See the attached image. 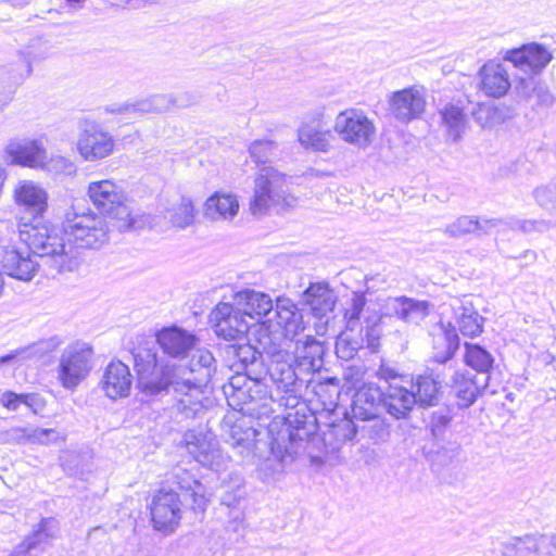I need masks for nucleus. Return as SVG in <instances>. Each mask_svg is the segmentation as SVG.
Listing matches in <instances>:
<instances>
[{
    "mask_svg": "<svg viewBox=\"0 0 556 556\" xmlns=\"http://www.w3.org/2000/svg\"><path fill=\"white\" fill-rule=\"evenodd\" d=\"M18 235L34 254L58 274L73 271L79 264V252L67 239L63 227L59 228L41 217L22 218Z\"/></svg>",
    "mask_w": 556,
    "mask_h": 556,
    "instance_id": "nucleus-1",
    "label": "nucleus"
},
{
    "mask_svg": "<svg viewBox=\"0 0 556 556\" xmlns=\"http://www.w3.org/2000/svg\"><path fill=\"white\" fill-rule=\"evenodd\" d=\"M251 334L255 351L269 357L268 374L279 390L294 396L308 386L311 378L301 372V367L291 358L289 350L292 345H286L282 332L271 333L266 327L258 326Z\"/></svg>",
    "mask_w": 556,
    "mask_h": 556,
    "instance_id": "nucleus-2",
    "label": "nucleus"
},
{
    "mask_svg": "<svg viewBox=\"0 0 556 556\" xmlns=\"http://www.w3.org/2000/svg\"><path fill=\"white\" fill-rule=\"evenodd\" d=\"M287 176L273 166L260 168L254 178L250 211L254 216L266 215L277 206L291 207L296 198L287 192Z\"/></svg>",
    "mask_w": 556,
    "mask_h": 556,
    "instance_id": "nucleus-3",
    "label": "nucleus"
},
{
    "mask_svg": "<svg viewBox=\"0 0 556 556\" xmlns=\"http://www.w3.org/2000/svg\"><path fill=\"white\" fill-rule=\"evenodd\" d=\"M135 368L138 375V388L147 396L174 391L180 386L181 372L177 365L157 367L156 353L149 349H140L135 354Z\"/></svg>",
    "mask_w": 556,
    "mask_h": 556,
    "instance_id": "nucleus-4",
    "label": "nucleus"
},
{
    "mask_svg": "<svg viewBox=\"0 0 556 556\" xmlns=\"http://www.w3.org/2000/svg\"><path fill=\"white\" fill-rule=\"evenodd\" d=\"M87 194L101 215L117 219L121 222L122 228H137L132 202L113 180L103 179L89 182Z\"/></svg>",
    "mask_w": 556,
    "mask_h": 556,
    "instance_id": "nucleus-5",
    "label": "nucleus"
},
{
    "mask_svg": "<svg viewBox=\"0 0 556 556\" xmlns=\"http://www.w3.org/2000/svg\"><path fill=\"white\" fill-rule=\"evenodd\" d=\"M63 230L67 239L73 241L74 248L93 249L108 240V225L103 216L92 212H77L72 206L64 216Z\"/></svg>",
    "mask_w": 556,
    "mask_h": 556,
    "instance_id": "nucleus-6",
    "label": "nucleus"
},
{
    "mask_svg": "<svg viewBox=\"0 0 556 556\" xmlns=\"http://www.w3.org/2000/svg\"><path fill=\"white\" fill-rule=\"evenodd\" d=\"M92 348L85 342H74L61 353L56 368V377L61 386L75 390L92 369Z\"/></svg>",
    "mask_w": 556,
    "mask_h": 556,
    "instance_id": "nucleus-7",
    "label": "nucleus"
},
{
    "mask_svg": "<svg viewBox=\"0 0 556 556\" xmlns=\"http://www.w3.org/2000/svg\"><path fill=\"white\" fill-rule=\"evenodd\" d=\"M333 129L342 141L358 149L370 146L376 135L374 121L355 108L341 111L336 116Z\"/></svg>",
    "mask_w": 556,
    "mask_h": 556,
    "instance_id": "nucleus-8",
    "label": "nucleus"
},
{
    "mask_svg": "<svg viewBox=\"0 0 556 556\" xmlns=\"http://www.w3.org/2000/svg\"><path fill=\"white\" fill-rule=\"evenodd\" d=\"M150 515L153 528L164 534L173 533L182 518V500L173 490H160L150 503Z\"/></svg>",
    "mask_w": 556,
    "mask_h": 556,
    "instance_id": "nucleus-9",
    "label": "nucleus"
},
{
    "mask_svg": "<svg viewBox=\"0 0 556 556\" xmlns=\"http://www.w3.org/2000/svg\"><path fill=\"white\" fill-rule=\"evenodd\" d=\"M388 112L400 123L418 119L426 110V88L413 85L388 96Z\"/></svg>",
    "mask_w": 556,
    "mask_h": 556,
    "instance_id": "nucleus-10",
    "label": "nucleus"
},
{
    "mask_svg": "<svg viewBox=\"0 0 556 556\" xmlns=\"http://www.w3.org/2000/svg\"><path fill=\"white\" fill-rule=\"evenodd\" d=\"M379 316H375L372 324L371 318L368 317L367 326L361 329H349L340 333L336 342V351L339 357L343 359L353 358L354 355L363 348H368L375 352L379 345L380 330L378 328Z\"/></svg>",
    "mask_w": 556,
    "mask_h": 556,
    "instance_id": "nucleus-11",
    "label": "nucleus"
},
{
    "mask_svg": "<svg viewBox=\"0 0 556 556\" xmlns=\"http://www.w3.org/2000/svg\"><path fill=\"white\" fill-rule=\"evenodd\" d=\"M10 164L29 168H42L47 164V149L42 138L14 137L4 148Z\"/></svg>",
    "mask_w": 556,
    "mask_h": 556,
    "instance_id": "nucleus-12",
    "label": "nucleus"
},
{
    "mask_svg": "<svg viewBox=\"0 0 556 556\" xmlns=\"http://www.w3.org/2000/svg\"><path fill=\"white\" fill-rule=\"evenodd\" d=\"M210 321L215 333L227 341L239 340L249 330L244 314L233 303H218L210 314Z\"/></svg>",
    "mask_w": 556,
    "mask_h": 556,
    "instance_id": "nucleus-13",
    "label": "nucleus"
},
{
    "mask_svg": "<svg viewBox=\"0 0 556 556\" xmlns=\"http://www.w3.org/2000/svg\"><path fill=\"white\" fill-rule=\"evenodd\" d=\"M77 151L87 162H96L110 156L115 147L111 134L96 123H86L77 139Z\"/></svg>",
    "mask_w": 556,
    "mask_h": 556,
    "instance_id": "nucleus-14",
    "label": "nucleus"
},
{
    "mask_svg": "<svg viewBox=\"0 0 556 556\" xmlns=\"http://www.w3.org/2000/svg\"><path fill=\"white\" fill-rule=\"evenodd\" d=\"M180 386L174 389L176 397V409L185 418H197L201 416L210 405V399L203 389L207 383L199 382L181 375Z\"/></svg>",
    "mask_w": 556,
    "mask_h": 556,
    "instance_id": "nucleus-15",
    "label": "nucleus"
},
{
    "mask_svg": "<svg viewBox=\"0 0 556 556\" xmlns=\"http://www.w3.org/2000/svg\"><path fill=\"white\" fill-rule=\"evenodd\" d=\"M184 438L188 453L199 464L216 471L225 467L226 459L218 447V442L211 434L189 430Z\"/></svg>",
    "mask_w": 556,
    "mask_h": 556,
    "instance_id": "nucleus-16",
    "label": "nucleus"
},
{
    "mask_svg": "<svg viewBox=\"0 0 556 556\" xmlns=\"http://www.w3.org/2000/svg\"><path fill=\"white\" fill-rule=\"evenodd\" d=\"M553 54L542 45L532 42L506 50L503 60L510 62L527 75L540 74L552 61Z\"/></svg>",
    "mask_w": 556,
    "mask_h": 556,
    "instance_id": "nucleus-17",
    "label": "nucleus"
},
{
    "mask_svg": "<svg viewBox=\"0 0 556 556\" xmlns=\"http://www.w3.org/2000/svg\"><path fill=\"white\" fill-rule=\"evenodd\" d=\"M190 96L182 93L179 96L174 94H152L146 99L138 100L132 103L114 104L106 106L105 111L115 114L128 113H161L170 110L172 108H184L190 104Z\"/></svg>",
    "mask_w": 556,
    "mask_h": 556,
    "instance_id": "nucleus-18",
    "label": "nucleus"
},
{
    "mask_svg": "<svg viewBox=\"0 0 556 556\" xmlns=\"http://www.w3.org/2000/svg\"><path fill=\"white\" fill-rule=\"evenodd\" d=\"M275 325L268 323H260L255 326L252 332L258 327H266L271 333L282 332L286 339V345H292L294 337L304 330L302 314L299 312L296 305L287 298H278L275 307Z\"/></svg>",
    "mask_w": 556,
    "mask_h": 556,
    "instance_id": "nucleus-19",
    "label": "nucleus"
},
{
    "mask_svg": "<svg viewBox=\"0 0 556 556\" xmlns=\"http://www.w3.org/2000/svg\"><path fill=\"white\" fill-rule=\"evenodd\" d=\"M58 526L53 518H43L33 531L18 543L10 556H42L56 538Z\"/></svg>",
    "mask_w": 556,
    "mask_h": 556,
    "instance_id": "nucleus-20",
    "label": "nucleus"
},
{
    "mask_svg": "<svg viewBox=\"0 0 556 556\" xmlns=\"http://www.w3.org/2000/svg\"><path fill=\"white\" fill-rule=\"evenodd\" d=\"M444 370L451 372V379L446 380V384L453 390L459 408L470 407L488 387L489 376L478 378L476 375L454 370L452 366L444 367Z\"/></svg>",
    "mask_w": 556,
    "mask_h": 556,
    "instance_id": "nucleus-21",
    "label": "nucleus"
},
{
    "mask_svg": "<svg viewBox=\"0 0 556 556\" xmlns=\"http://www.w3.org/2000/svg\"><path fill=\"white\" fill-rule=\"evenodd\" d=\"M382 412L383 390L372 382L364 383L353 396V417L359 420H370Z\"/></svg>",
    "mask_w": 556,
    "mask_h": 556,
    "instance_id": "nucleus-22",
    "label": "nucleus"
},
{
    "mask_svg": "<svg viewBox=\"0 0 556 556\" xmlns=\"http://www.w3.org/2000/svg\"><path fill=\"white\" fill-rule=\"evenodd\" d=\"M480 90L488 97L502 98L511 87L506 66L495 60H490L479 70Z\"/></svg>",
    "mask_w": 556,
    "mask_h": 556,
    "instance_id": "nucleus-23",
    "label": "nucleus"
},
{
    "mask_svg": "<svg viewBox=\"0 0 556 556\" xmlns=\"http://www.w3.org/2000/svg\"><path fill=\"white\" fill-rule=\"evenodd\" d=\"M156 341L166 355L184 358L197 346L199 340L193 333L173 326L159 331Z\"/></svg>",
    "mask_w": 556,
    "mask_h": 556,
    "instance_id": "nucleus-24",
    "label": "nucleus"
},
{
    "mask_svg": "<svg viewBox=\"0 0 556 556\" xmlns=\"http://www.w3.org/2000/svg\"><path fill=\"white\" fill-rule=\"evenodd\" d=\"M100 386L111 400L127 397L132 386L128 366L119 361L111 362L103 371Z\"/></svg>",
    "mask_w": 556,
    "mask_h": 556,
    "instance_id": "nucleus-25",
    "label": "nucleus"
},
{
    "mask_svg": "<svg viewBox=\"0 0 556 556\" xmlns=\"http://www.w3.org/2000/svg\"><path fill=\"white\" fill-rule=\"evenodd\" d=\"M445 371L431 369L430 372L419 375L413 380L410 392L415 397V404L428 407L439 403L441 386L446 384Z\"/></svg>",
    "mask_w": 556,
    "mask_h": 556,
    "instance_id": "nucleus-26",
    "label": "nucleus"
},
{
    "mask_svg": "<svg viewBox=\"0 0 556 556\" xmlns=\"http://www.w3.org/2000/svg\"><path fill=\"white\" fill-rule=\"evenodd\" d=\"M294 344L293 362L301 367V372L311 378L315 371L323 367L324 345L312 336L299 338Z\"/></svg>",
    "mask_w": 556,
    "mask_h": 556,
    "instance_id": "nucleus-27",
    "label": "nucleus"
},
{
    "mask_svg": "<svg viewBox=\"0 0 556 556\" xmlns=\"http://www.w3.org/2000/svg\"><path fill=\"white\" fill-rule=\"evenodd\" d=\"M258 431L253 427L252 421L240 418L230 426L227 443L242 458L254 455Z\"/></svg>",
    "mask_w": 556,
    "mask_h": 556,
    "instance_id": "nucleus-28",
    "label": "nucleus"
},
{
    "mask_svg": "<svg viewBox=\"0 0 556 556\" xmlns=\"http://www.w3.org/2000/svg\"><path fill=\"white\" fill-rule=\"evenodd\" d=\"M430 304L407 296L390 298L386 309L390 315L396 316L404 323L418 325L429 315Z\"/></svg>",
    "mask_w": 556,
    "mask_h": 556,
    "instance_id": "nucleus-29",
    "label": "nucleus"
},
{
    "mask_svg": "<svg viewBox=\"0 0 556 556\" xmlns=\"http://www.w3.org/2000/svg\"><path fill=\"white\" fill-rule=\"evenodd\" d=\"M459 348V338L452 323H441L438 331L432 334L433 362L448 367L447 363L453 358Z\"/></svg>",
    "mask_w": 556,
    "mask_h": 556,
    "instance_id": "nucleus-30",
    "label": "nucleus"
},
{
    "mask_svg": "<svg viewBox=\"0 0 556 556\" xmlns=\"http://www.w3.org/2000/svg\"><path fill=\"white\" fill-rule=\"evenodd\" d=\"M233 304L244 316L261 320L274 308L269 294L253 289H244L233 294Z\"/></svg>",
    "mask_w": 556,
    "mask_h": 556,
    "instance_id": "nucleus-31",
    "label": "nucleus"
},
{
    "mask_svg": "<svg viewBox=\"0 0 556 556\" xmlns=\"http://www.w3.org/2000/svg\"><path fill=\"white\" fill-rule=\"evenodd\" d=\"M16 203L33 214V218L41 217L48 207V193L39 185L30 180L18 184L14 191Z\"/></svg>",
    "mask_w": 556,
    "mask_h": 556,
    "instance_id": "nucleus-32",
    "label": "nucleus"
},
{
    "mask_svg": "<svg viewBox=\"0 0 556 556\" xmlns=\"http://www.w3.org/2000/svg\"><path fill=\"white\" fill-rule=\"evenodd\" d=\"M414 405L415 397L407 388L390 382L383 389V412L395 419L407 417Z\"/></svg>",
    "mask_w": 556,
    "mask_h": 556,
    "instance_id": "nucleus-33",
    "label": "nucleus"
},
{
    "mask_svg": "<svg viewBox=\"0 0 556 556\" xmlns=\"http://www.w3.org/2000/svg\"><path fill=\"white\" fill-rule=\"evenodd\" d=\"M2 267L7 275L23 281L34 278L39 268V263L30 256L29 252H21L15 249L5 250L2 257Z\"/></svg>",
    "mask_w": 556,
    "mask_h": 556,
    "instance_id": "nucleus-34",
    "label": "nucleus"
},
{
    "mask_svg": "<svg viewBox=\"0 0 556 556\" xmlns=\"http://www.w3.org/2000/svg\"><path fill=\"white\" fill-rule=\"evenodd\" d=\"M56 438L55 430L38 427H12L0 432V441L5 444H49Z\"/></svg>",
    "mask_w": 556,
    "mask_h": 556,
    "instance_id": "nucleus-35",
    "label": "nucleus"
},
{
    "mask_svg": "<svg viewBox=\"0 0 556 556\" xmlns=\"http://www.w3.org/2000/svg\"><path fill=\"white\" fill-rule=\"evenodd\" d=\"M302 301L313 314L323 317L331 312L336 305L337 296L326 282L311 283L303 292Z\"/></svg>",
    "mask_w": 556,
    "mask_h": 556,
    "instance_id": "nucleus-36",
    "label": "nucleus"
},
{
    "mask_svg": "<svg viewBox=\"0 0 556 556\" xmlns=\"http://www.w3.org/2000/svg\"><path fill=\"white\" fill-rule=\"evenodd\" d=\"M191 359L188 367L179 365L180 372L185 377H191V379L199 382L207 383L211 379L212 372L214 371L215 358L213 354L206 349H193Z\"/></svg>",
    "mask_w": 556,
    "mask_h": 556,
    "instance_id": "nucleus-37",
    "label": "nucleus"
},
{
    "mask_svg": "<svg viewBox=\"0 0 556 556\" xmlns=\"http://www.w3.org/2000/svg\"><path fill=\"white\" fill-rule=\"evenodd\" d=\"M239 211L236 195L230 193H214L204 204V215L211 220L232 219Z\"/></svg>",
    "mask_w": 556,
    "mask_h": 556,
    "instance_id": "nucleus-38",
    "label": "nucleus"
},
{
    "mask_svg": "<svg viewBox=\"0 0 556 556\" xmlns=\"http://www.w3.org/2000/svg\"><path fill=\"white\" fill-rule=\"evenodd\" d=\"M456 325L465 337H477L482 332L483 318L470 302L457 301L453 305Z\"/></svg>",
    "mask_w": 556,
    "mask_h": 556,
    "instance_id": "nucleus-39",
    "label": "nucleus"
},
{
    "mask_svg": "<svg viewBox=\"0 0 556 556\" xmlns=\"http://www.w3.org/2000/svg\"><path fill=\"white\" fill-rule=\"evenodd\" d=\"M294 402L293 407L295 413H289L286 417L287 425L289 427V438L292 441H303L312 435L315 431V418L312 415H306L304 410L306 406L301 404L299 407L298 396H291Z\"/></svg>",
    "mask_w": 556,
    "mask_h": 556,
    "instance_id": "nucleus-40",
    "label": "nucleus"
},
{
    "mask_svg": "<svg viewBox=\"0 0 556 556\" xmlns=\"http://www.w3.org/2000/svg\"><path fill=\"white\" fill-rule=\"evenodd\" d=\"M260 383L247 377L243 374H237L230 377L227 384L223 387L224 394L228 400H231L235 404H247L254 400L252 394L253 389H258Z\"/></svg>",
    "mask_w": 556,
    "mask_h": 556,
    "instance_id": "nucleus-41",
    "label": "nucleus"
},
{
    "mask_svg": "<svg viewBox=\"0 0 556 556\" xmlns=\"http://www.w3.org/2000/svg\"><path fill=\"white\" fill-rule=\"evenodd\" d=\"M539 532L511 536L501 543L502 556H536L539 554Z\"/></svg>",
    "mask_w": 556,
    "mask_h": 556,
    "instance_id": "nucleus-42",
    "label": "nucleus"
},
{
    "mask_svg": "<svg viewBox=\"0 0 556 556\" xmlns=\"http://www.w3.org/2000/svg\"><path fill=\"white\" fill-rule=\"evenodd\" d=\"M175 477L179 489L185 491V501L188 498L191 500V509L195 514H203L206 508L207 500L203 494L202 484L186 471H181V473L177 472Z\"/></svg>",
    "mask_w": 556,
    "mask_h": 556,
    "instance_id": "nucleus-43",
    "label": "nucleus"
},
{
    "mask_svg": "<svg viewBox=\"0 0 556 556\" xmlns=\"http://www.w3.org/2000/svg\"><path fill=\"white\" fill-rule=\"evenodd\" d=\"M366 298L363 293H353L351 300L346 303L344 319L349 329H361L367 326L368 317L371 318L370 325L375 316H379L376 312L370 313L365 309Z\"/></svg>",
    "mask_w": 556,
    "mask_h": 556,
    "instance_id": "nucleus-44",
    "label": "nucleus"
},
{
    "mask_svg": "<svg viewBox=\"0 0 556 556\" xmlns=\"http://www.w3.org/2000/svg\"><path fill=\"white\" fill-rule=\"evenodd\" d=\"M442 124L447 135L458 140L466 131L468 119L463 108L454 103H447L440 111Z\"/></svg>",
    "mask_w": 556,
    "mask_h": 556,
    "instance_id": "nucleus-45",
    "label": "nucleus"
},
{
    "mask_svg": "<svg viewBox=\"0 0 556 556\" xmlns=\"http://www.w3.org/2000/svg\"><path fill=\"white\" fill-rule=\"evenodd\" d=\"M298 138L305 149L327 152L331 147L332 135L330 130H320L314 125L304 124L298 130Z\"/></svg>",
    "mask_w": 556,
    "mask_h": 556,
    "instance_id": "nucleus-46",
    "label": "nucleus"
},
{
    "mask_svg": "<svg viewBox=\"0 0 556 556\" xmlns=\"http://www.w3.org/2000/svg\"><path fill=\"white\" fill-rule=\"evenodd\" d=\"M51 47L49 41L42 38H34L28 45L18 51L20 58L25 63V74L20 79L29 77L33 73V64L47 59L50 55Z\"/></svg>",
    "mask_w": 556,
    "mask_h": 556,
    "instance_id": "nucleus-47",
    "label": "nucleus"
},
{
    "mask_svg": "<svg viewBox=\"0 0 556 556\" xmlns=\"http://www.w3.org/2000/svg\"><path fill=\"white\" fill-rule=\"evenodd\" d=\"M465 349L464 359L466 365L482 374V376H489L488 372L494 362L493 356L478 344L466 343Z\"/></svg>",
    "mask_w": 556,
    "mask_h": 556,
    "instance_id": "nucleus-48",
    "label": "nucleus"
},
{
    "mask_svg": "<svg viewBox=\"0 0 556 556\" xmlns=\"http://www.w3.org/2000/svg\"><path fill=\"white\" fill-rule=\"evenodd\" d=\"M168 218L173 226L186 228L192 225L194 220V206L190 199L180 198L172 208L168 210Z\"/></svg>",
    "mask_w": 556,
    "mask_h": 556,
    "instance_id": "nucleus-49",
    "label": "nucleus"
},
{
    "mask_svg": "<svg viewBox=\"0 0 556 556\" xmlns=\"http://www.w3.org/2000/svg\"><path fill=\"white\" fill-rule=\"evenodd\" d=\"M277 143L268 139L254 140L249 147V153L257 165H265L276 157Z\"/></svg>",
    "mask_w": 556,
    "mask_h": 556,
    "instance_id": "nucleus-50",
    "label": "nucleus"
},
{
    "mask_svg": "<svg viewBox=\"0 0 556 556\" xmlns=\"http://www.w3.org/2000/svg\"><path fill=\"white\" fill-rule=\"evenodd\" d=\"M477 232V222L475 216L463 215L447 225L444 233L451 238H459L465 235Z\"/></svg>",
    "mask_w": 556,
    "mask_h": 556,
    "instance_id": "nucleus-51",
    "label": "nucleus"
},
{
    "mask_svg": "<svg viewBox=\"0 0 556 556\" xmlns=\"http://www.w3.org/2000/svg\"><path fill=\"white\" fill-rule=\"evenodd\" d=\"M533 197L542 208L553 214L556 208V182L535 188Z\"/></svg>",
    "mask_w": 556,
    "mask_h": 556,
    "instance_id": "nucleus-52",
    "label": "nucleus"
},
{
    "mask_svg": "<svg viewBox=\"0 0 556 556\" xmlns=\"http://www.w3.org/2000/svg\"><path fill=\"white\" fill-rule=\"evenodd\" d=\"M508 225L511 229L519 230L523 233L544 232L551 228V223L544 219L511 218Z\"/></svg>",
    "mask_w": 556,
    "mask_h": 556,
    "instance_id": "nucleus-53",
    "label": "nucleus"
},
{
    "mask_svg": "<svg viewBox=\"0 0 556 556\" xmlns=\"http://www.w3.org/2000/svg\"><path fill=\"white\" fill-rule=\"evenodd\" d=\"M535 76L536 75H528L527 77H520L515 85L517 94L529 103L532 101L542 83Z\"/></svg>",
    "mask_w": 556,
    "mask_h": 556,
    "instance_id": "nucleus-54",
    "label": "nucleus"
},
{
    "mask_svg": "<svg viewBox=\"0 0 556 556\" xmlns=\"http://www.w3.org/2000/svg\"><path fill=\"white\" fill-rule=\"evenodd\" d=\"M365 367L364 366H349L343 371V379L350 389L356 391L365 383Z\"/></svg>",
    "mask_w": 556,
    "mask_h": 556,
    "instance_id": "nucleus-55",
    "label": "nucleus"
},
{
    "mask_svg": "<svg viewBox=\"0 0 556 556\" xmlns=\"http://www.w3.org/2000/svg\"><path fill=\"white\" fill-rule=\"evenodd\" d=\"M451 422V417L441 412H433L430 420V428L433 437L442 438Z\"/></svg>",
    "mask_w": 556,
    "mask_h": 556,
    "instance_id": "nucleus-56",
    "label": "nucleus"
},
{
    "mask_svg": "<svg viewBox=\"0 0 556 556\" xmlns=\"http://www.w3.org/2000/svg\"><path fill=\"white\" fill-rule=\"evenodd\" d=\"M539 543L536 556H556V532L539 533Z\"/></svg>",
    "mask_w": 556,
    "mask_h": 556,
    "instance_id": "nucleus-57",
    "label": "nucleus"
},
{
    "mask_svg": "<svg viewBox=\"0 0 556 556\" xmlns=\"http://www.w3.org/2000/svg\"><path fill=\"white\" fill-rule=\"evenodd\" d=\"M334 434L342 441H351L357 433V427L352 420H344L339 425H333Z\"/></svg>",
    "mask_w": 556,
    "mask_h": 556,
    "instance_id": "nucleus-58",
    "label": "nucleus"
},
{
    "mask_svg": "<svg viewBox=\"0 0 556 556\" xmlns=\"http://www.w3.org/2000/svg\"><path fill=\"white\" fill-rule=\"evenodd\" d=\"M476 222H477V232H476L477 236L489 235V233H491V231L493 229L500 228L501 226L504 225V222L500 218H486V217L478 218V217H476Z\"/></svg>",
    "mask_w": 556,
    "mask_h": 556,
    "instance_id": "nucleus-59",
    "label": "nucleus"
},
{
    "mask_svg": "<svg viewBox=\"0 0 556 556\" xmlns=\"http://www.w3.org/2000/svg\"><path fill=\"white\" fill-rule=\"evenodd\" d=\"M554 102V97L548 90V88L541 83L538 88L532 101L530 102L532 105L536 106H551Z\"/></svg>",
    "mask_w": 556,
    "mask_h": 556,
    "instance_id": "nucleus-60",
    "label": "nucleus"
},
{
    "mask_svg": "<svg viewBox=\"0 0 556 556\" xmlns=\"http://www.w3.org/2000/svg\"><path fill=\"white\" fill-rule=\"evenodd\" d=\"M21 394L7 391L0 395V404L9 410H16L21 406Z\"/></svg>",
    "mask_w": 556,
    "mask_h": 556,
    "instance_id": "nucleus-61",
    "label": "nucleus"
},
{
    "mask_svg": "<svg viewBox=\"0 0 556 556\" xmlns=\"http://www.w3.org/2000/svg\"><path fill=\"white\" fill-rule=\"evenodd\" d=\"M376 376L380 380L387 381L389 384L390 382H393L394 380H396V378L399 377V374L393 367L382 363L379 366V368L377 369Z\"/></svg>",
    "mask_w": 556,
    "mask_h": 556,
    "instance_id": "nucleus-62",
    "label": "nucleus"
},
{
    "mask_svg": "<svg viewBox=\"0 0 556 556\" xmlns=\"http://www.w3.org/2000/svg\"><path fill=\"white\" fill-rule=\"evenodd\" d=\"M51 166L55 170H61L65 174H72L74 172V164L67 159L58 156L51 160Z\"/></svg>",
    "mask_w": 556,
    "mask_h": 556,
    "instance_id": "nucleus-63",
    "label": "nucleus"
},
{
    "mask_svg": "<svg viewBox=\"0 0 556 556\" xmlns=\"http://www.w3.org/2000/svg\"><path fill=\"white\" fill-rule=\"evenodd\" d=\"M491 113V109L488 106H480L477 111L472 113L473 118L478 122L482 127L489 126V116Z\"/></svg>",
    "mask_w": 556,
    "mask_h": 556,
    "instance_id": "nucleus-64",
    "label": "nucleus"
}]
</instances>
